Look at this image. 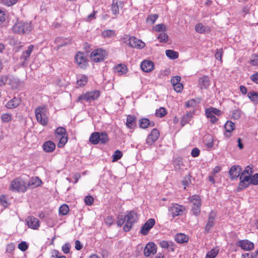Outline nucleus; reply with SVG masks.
Returning a JSON list of instances; mask_svg holds the SVG:
<instances>
[{"label": "nucleus", "mask_w": 258, "mask_h": 258, "mask_svg": "<svg viewBox=\"0 0 258 258\" xmlns=\"http://www.w3.org/2000/svg\"><path fill=\"white\" fill-rule=\"evenodd\" d=\"M239 179L240 182L237 188L238 191L243 189L247 187L250 184H251L250 176L240 175Z\"/></svg>", "instance_id": "9"}, {"label": "nucleus", "mask_w": 258, "mask_h": 258, "mask_svg": "<svg viewBox=\"0 0 258 258\" xmlns=\"http://www.w3.org/2000/svg\"><path fill=\"white\" fill-rule=\"evenodd\" d=\"M31 30L32 26L31 24L27 22H18L13 27V32L18 34L29 33Z\"/></svg>", "instance_id": "4"}, {"label": "nucleus", "mask_w": 258, "mask_h": 258, "mask_svg": "<svg viewBox=\"0 0 258 258\" xmlns=\"http://www.w3.org/2000/svg\"><path fill=\"white\" fill-rule=\"evenodd\" d=\"M201 206H192L191 212L194 215L198 216L200 214Z\"/></svg>", "instance_id": "50"}, {"label": "nucleus", "mask_w": 258, "mask_h": 258, "mask_svg": "<svg viewBox=\"0 0 258 258\" xmlns=\"http://www.w3.org/2000/svg\"><path fill=\"white\" fill-rule=\"evenodd\" d=\"M142 70L146 73L152 72L154 69V62L150 60H144L141 64Z\"/></svg>", "instance_id": "17"}, {"label": "nucleus", "mask_w": 258, "mask_h": 258, "mask_svg": "<svg viewBox=\"0 0 258 258\" xmlns=\"http://www.w3.org/2000/svg\"><path fill=\"white\" fill-rule=\"evenodd\" d=\"M138 215L134 211L127 212L125 215H119L117 218L116 224L118 227L121 226L123 223V230L125 232H128L132 228L133 225L138 220Z\"/></svg>", "instance_id": "1"}, {"label": "nucleus", "mask_w": 258, "mask_h": 258, "mask_svg": "<svg viewBox=\"0 0 258 258\" xmlns=\"http://www.w3.org/2000/svg\"><path fill=\"white\" fill-rule=\"evenodd\" d=\"M55 134L56 138L60 137L61 136L67 135L66 129L63 127H58L55 131Z\"/></svg>", "instance_id": "36"}, {"label": "nucleus", "mask_w": 258, "mask_h": 258, "mask_svg": "<svg viewBox=\"0 0 258 258\" xmlns=\"http://www.w3.org/2000/svg\"><path fill=\"white\" fill-rule=\"evenodd\" d=\"M127 68L125 65L119 64L116 67V71L119 75L124 74L127 72Z\"/></svg>", "instance_id": "37"}, {"label": "nucleus", "mask_w": 258, "mask_h": 258, "mask_svg": "<svg viewBox=\"0 0 258 258\" xmlns=\"http://www.w3.org/2000/svg\"><path fill=\"white\" fill-rule=\"evenodd\" d=\"M215 217V213L212 211L209 215L208 222L205 228V230L207 233H208L211 227L213 226Z\"/></svg>", "instance_id": "21"}, {"label": "nucleus", "mask_w": 258, "mask_h": 258, "mask_svg": "<svg viewBox=\"0 0 258 258\" xmlns=\"http://www.w3.org/2000/svg\"><path fill=\"white\" fill-rule=\"evenodd\" d=\"M206 115L208 118L210 119V121L212 123H215L218 121V118L215 116L214 114L211 113L209 110H205Z\"/></svg>", "instance_id": "39"}, {"label": "nucleus", "mask_w": 258, "mask_h": 258, "mask_svg": "<svg viewBox=\"0 0 258 258\" xmlns=\"http://www.w3.org/2000/svg\"><path fill=\"white\" fill-rule=\"evenodd\" d=\"M55 149V144L52 141H46L43 145V149L46 152H52Z\"/></svg>", "instance_id": "24"}, {"label": "nucleus", "mask_w": 258, "mask_h": 258, "mask_svg": "<svg viewBox=\"0 0 258 258\" xmlns=\"http://www.w3.org/2000/svg\"><path fill=\"white\" fill-rule=\"evenodd\" d=\"M99 96L100 92L98 91H94L87 92L84 94L80 96L78 98V100L79 101L85 100L87 102H90L92 101L97 99Z\"/></svg>", "instance_id": "7"}, {"label": "nucleus", "mask_w": 258, "mask_h": 258, "mask_svg": "<svg viewBox=\"0 0 258 258\" xmlns=\"http://www.w3.org/2000/svg\"><path fill=\"white\" fill-rule=\"evenodd\" d=\"M194 115V112H188L186 114H185L183 116L180 123L181 125L183 126L185 124L189 122V121L191 120Z\"/></svg>", "instance_id": "27"}, {"label": "nucleus", "mask_w": 258, "mask_h": 258, "mask_svg": "<svg viewBox=\"0 0 258 258\" xmlns=\"http://www.w3.org/2000/svg\"><path fill=\"white\" fill-rule=\"evenodd\" d=\"M184 210V206L177 204H171L168 207V214L171 215L172 218H174L176 216L182 215Z\"/></svg>", "instance_id": "6"}, {"label": "nucleus", "mask_w": 258, "mask_h": 258, "mask_svg": "<svg viewBox=\"0 0 258 258\" xmlns=\"http://www.w3.org/2000/svg\"><path fill=\"white\" fill-rule=\"evenodd\" d=\"M165 53L168 57L172 59H176L178 57V53L173 50H166Z\"/></svg>", "instance_id": "33"}, {"label": "nucleus", "mask_w": 258, "mask_h": 258, "mask_svg": "<svg viewBox=\"0 0 258 258\" xmlns=\"http://www.w3.org/2000/svg\"><path fill=\"white\" fill-rule=\"evenodd\" d=\"M26 222L29 227L34 230L37 229L40 226L39 219L33 216L28 217Z\"/></svg>", "instance_id": "19"}, {"label": "nucleus", "mask_w": 258, "mask_h": 258, "mask_svg": "<svg viewBox=\"0 0 258 258\" xmlns=\"http://www.w3.org/2000/svg\"><path fill=\"white\" fill-rule=\"evenodd\" d=\"M226 133L225 135L229 138L231 136L230 133L235 129V124L231 121H227L224 125Z\"/></svg>", "instance_id": "23"}, {"label": "nucleus", "mask_w": 258, "mask_h": 258, "mask_svg": "<svg viewBox=\"0 0 258 258\" xmlns=\"http://www.w3.org/2000/svg\"><path fill=\"white\" fill-rule=\"evenodd\" d=\"M154 30L156 32H164L166 30V26L164 24H159L156 25L154 27Z\"/></svg>", "instance_id": "48"}, {"label": "nucleus", "mask_w": 258, "mask_h": 258, "mask_svg": "<svg viewBox=\"0 0 258 258\" xmlns=\"http://www.w3.org/2000/svg\"><path fill=\"white\" fill-rule=\"evenodd\" d=\"M122 153L120 150H116L112 155V161L115 162L118 161L122 157Z\"/></svg>", "instance_id": "43"}, {"label": "nucleus", "mask_w": 258, "mask_h": 258, "mask_svg": "<svg viewBox=\"0 0 258 258\" xmlns=\"http://www.w3.org/2000/svg\"><path fill=\"white\" fill-rule=\"evenodd\" d=\"M10 189L13 192H25L27 191L26 183L22 178H16L11 181Z\"/></svg>", "instance_id": "2"}, {"label": "nucleus", "mask_w": 258, "mask_h": 258, "mask_svg": "<svg viewBox=\"0 0 258 258\" xmlns=\"http://www.w3.org/2000/svg\"><path fill=\"white\" fill-rule=\"evenodd\" d=\"M69 211V207L66 204L61 205L59 209V213L62 215H67Z\"/></svg>", "instance_id": "44"}, {"label": "nucleus", "mask_w": 258, "mask_h": 258, "mask_svg": "<svg viewBox=\"0 0 258 258\" xmlns=\"http://www.w3.org/2000/svg\"><path fill=\"white\" fill-rule=\"evenodd\" d=\"M241 172L242 168L239 166L234 165L231 167L229 173L231 178L234 180L240 177Z\"/></svg>", "instance_id": "18"}, {"label": "nucleus", "mask_w": 258, "mask_h": 258, "mask_svg": "<svg viewBox=\"0 0 258 258\" xmlns=\"http://www.w3.org/2000/svg\"><path fill=\"white\" fill-rule=\"evenodd\" d=\"M251 183L253 185H258V173H255L252 176H250Z\"/></svg>", "instance_id": "62"}, {"label": "nucleus", "mask_w": 258, "mask_h": 258, "mask_svg": "<svg viewBox=\"0 0 258 258\" xmlns=\"http://www.w3.org/2000/svg\"><path fill=\"white\" fill-rule=\"evenodd\" d=\"M155 224L154 219L150 218L147 220L144 225L142 226L140 232L144 235H146L149 230L153 227Z\"/></svg>", "instance_id": "11"}, {"label": "nucleus", "mask_w": 258, "mask_h": 258, "mask_svg": "<svg viewBox=\"0 0 258 258\" xmlns=\"http://www.w3.org/2000/svg\"><path fill=\"white\" fill-rule=\"evenodd\" d=\"M189 201L192 204V206L202 205V199L199 195L192 196L189 198Z\"/></svg>", "instance_id": "29"}, {"label": "nucleus", "mask_w": 258, "mask_h": 258, "mask_svg": "<svg viewBox=\"0 0 258 258\" xmlns=\"http://www.w3.org/2000/svg\"><path fill=\"white\" fill-rule=\"evenodd\" d=\"M199 84L201 88H207L210 85V80L208 76H204L199 79Z\"/></svg>", "instance_id": "31"}, {"label": "nucleus", "mask_w": 258, "mask_h": 258, "mask_svg": "<svg viewBox=\"0 0 258 258\" xmlns=\"http://www.w3.org/2000/svg\"><path fill=\"white\" fill-rule=\"evenodd\" d=\"M21 100L20 98L14 97L9 102H8L5 106L9 109H13L17 107L21 103Z\"/></svg>", "instance_id": "22"}, {"label": "nucleus", "mask_w": 258, "mask_h": 258, "mask_svg": "<svg viewBox=\"0 0 258 258\" xmlns=\"http://www.w3.org/2000/svg\"><path fill=\"white\" fill-rule=\"evenodd\" d=\"M75 59L78 66L81 69H85L88 65V59L84 53L77 52Z\"/></svg>", "instance_id": "8"}, {"label": "nucleus", "mask_w": 258, "mask_h": 258, "mask_svg": "<svg viewBox=\"0 0 258 258\" xmlns=\"http://www.w3.org/2000/svg\"><path fill=\"white\" fill-rule=\"evenodd\" d=\"M242 111L239 109H235L232 112V118L234 119H238L241 116Z\"/></svg>", "instance_id": "45"}, {"label": "nucleus", "mask_w": 258, "mask_h": 258, "mask_svg": "<svg viewBox=\"0 0 258 258\" xmlns=\"http://www.w3.org/2000/svg\"><path fill=\"white\" fill-rule=\"evenodd\" d=\"M150 121L146 118H143L139 120L140 127L142 128H146L149 126Z\"/></svg>", "instance_id": "41"}, {"label": "nucleus", "mask_w": 258, "mask_h": 258, "mask_svg": "<svg viewBox=\"0 0 258 258\" xmlns=\"http://www.w3.org/2000/svg\"><path fill=\"white\" fill-rule=\"evenodd\" d=\"M159 137V132L156 128H154L151 131L146 139V143L149 145H152L158 139Z\"/></svg>", "instance_id": "13"}, {"label": "nucleus", "mask_w": 258, "mask_h": 258, "mask_svg": "<svg viewBox=\"0 0 258 258\" xmlns=\"http://www.w3.org/2000/svg\"><path fill=\"white\" fill-rule=\"evenodd\" d=\"M42 184L41 180L38 177H32L26 185L28 188H33L40 186Z\"/></svg>", "instance_id": "20"}, {"label": "nucleus", "mask_w": 258, "mask_h": 258, "mask_svg": "<svg viewBox=\"0 0 258 258\" xmlns=\"http://www.w3.org/2000/svg\"><path fill=\"white\" fill-rule=\"evenodd\" d=\"M124 3L122 1L112 0L111 5V11L113 15L117 16L119 14V8H122Z\"/></svg>", "instance_id": "16"}, {"label": "nucleus", "mask_w": 258, "mask_h": 258, "mask_svg": "<svg viewBox=\"0 0 258 258\" xmlns=\"http://www.w3.org/2000/svg\"><path fill=\"white\" fill-rule=\"evenodd\" d=\"M195 30L196 32L198 33H203L206 31H209L210 30V29L209 27H206L204 26L201 23H198L195 26Z\"/></svg>", "instance_id": "32"}, {"label": "nucleus", "mask_w": 258, "mask_h": 258, "mask_svg": "<svg viewBox=\"0 0 258 258\" xmlns=\"http://www.w3.org/2000/svg\"><path fill=\"white\" fill-rule=\"evenodd\" d=\"M51 258H67V257L64 255H61L58 250L54 249L51 251Z\"/></svg>", "instance_id": "54"}, {"label": "nucleus", "mask_w": 258, "mask_h": 258, "mask_svg": "<svg viewBox=\"0 0 258 258\" xmlns=\"http://www.w3.org/2000/svg\"><path fill=\"white\" fill-rule=\"evenodd\" d=\"M89 141L93 145H96L99 143V133L94 132L91 134L89 138Z\"/></svg>", "instance_id": "30"}, {"label": "nucleus", "mask_w": 258, "mask_h": 258, "mask_svg": "<svg viewBox=\"0 0 258 258\" xmlns=\"http://www.w3.org/2000/svg\"><path fill=\"white\" fill-rule=\"evenodd\" d=\"M34 49V45H30L28 47V48L27 50L23 51L22 52V54L20 58L22 65L24 66L25 63L28 62L29 60L30 56L31 55V54L32 52L33 51Z\"/></svg>", "instance_id": "10"}, {"label": "nucleus", "mask_w": 258, "mask_h": 258, "mask_svg": "<svg viewBox=\"0 0 258 258\" xmlns=\"http://www.w3.org/2000/svg\"><path fill=\"white\" fill-rule=\"evenodd\" d=\"M252 173L253 171L252 168L250 167V166H247L245 168L244 170L242 172H241V175L244 176H251Z\"/></svg>", "instance_id": "49"}, {"label": "nucleus", "mask_w": 258, "mask_h": 258, "mask_svg": "<svg viewBox=\"0 0 258 258\" xmlns=\"http://www.w3.org/2000/svg\"><path fill=\"white\" fill-rule=\"evenodd\" d=\"M71 245L69 243H67L62 246L61 249L62 251L65 254H68L70 252Z\"/></svg>", "instance_id": "63"}, {"label": "nucleus", "mask_w": 258, "mask_h": 258, "mask_svg": "<svg viewBox=\"0 0 258 258\" xmlns=\"http://www.w3.org/2000/svg\"><path fill=\"white\" fill-rule=\"evenodd\" d=\"M250 63L252 66H255L258 65V55L254 54L252 55Z\"/></svg>", "instance_id": "55"}, {"label": "nucleus", "mask_w": 258, "mask_h": 258, "mask_svg": "<svg viewBox=\"0 0 258 258\" xmlns=\"http://www.w3.org/2000/svg\"><path fill=\"white\" fill-rule=\"evenodd\" d=\"M17 1L18 0H0V3L10 7L15 4Z\"/></svg>", "instance_id": "52"}, {"label": "nucleus", "mask_w": 258, "mask_h": 258, "mask_svg": "<svg viewBox=\"0 0 258 258\" xmlns=\"http://www.w3.org/2000/svg\"><path fill=\"white\" fill-rule=\"evenodd\" d=\"M188 237L182 233L177 234L175 237V240L179 243H183L188 241Z\"/></svg>", "instance_id": "28"}, {"label": "nucleus", "mask_w": 258, "mask_h": 258, "mask_svg": "<svg viewBox=\"0 0 258 258\" xmlns=\"http://www.w3.org/2000/svg\"><path fill=\"white\" fill-rule=\"evenodd\" d=\"M102 34L104 37H111L114 35V32L112 30H107L104 31Z\"/></svg>", "instance_id": "61"}, {"label": "nucleus", "mask_w": 258, "mask_h": 258, "mask_svg": "<svg viewBox=\"0 0 258 258\" xmlns=\"http://www.w3.org/2000/svg\"><path fill=\"white\" fill-rule=\"evenodd\" d=\"M28 248V245L25 241H22L18 245V248L22 251H26Z\"/></svg>", "instance_id": "57"}, {"label": "nucleus", "mask_w": 258, "mask_h": 258, "mask_svg": "<svg viewBox=\"0 0 258 258\" xmlns=\"http://www.w3.org/2000/svg\"><path fill=\"white\" fill-rule=\"evenodd\" d=\"M167 114V111L164 107H160L156 111V115L157 117H163Z\"/></svg>", "instance_id": "47"}, {"label": "nucleus", "mask_w": 258, "mask_h": 258, "mask_svg": "<svg viewBox=\"0 0 258 258\" xmlns=\"http://www.w3.org/2000/svg\"><path fill=\"white\" fill-rule=\"evenodd\" d=\"M128 45L132 47L141 49L145 46V43L135 37H131L128 40Z\"/></svg>", "instance_id": "14"}, {"label": "nucleus", "mask_w": 258, "mask_h": 258, "mask_svg": "<svg viewBox=\"0 0 258 258\" xmlns=\"http://www.w3.org/2000/svg\"><path fill=\"white\" fill-rule=\"evenodd\" d=\"M57 140H59V142L57 144V147L58 148H62L65 145V144L68 142V135L60 137H58L57 138Z\"/></svg>", "instance_id": "34"}, {"label": "nucleus", "mask_w": 258, "mask_h": 258, "mask_svg": "<svg viewBox=\"0 0 258 258\" xmlns=\"http://www.w3.org/2000/svg\"><path fill=\"white\" fill-rule=\"evenodd\" d=\"M219 249H212L207 252L205 258H215L217 255Z\"/></svg>", "instance_id": "42"}, {"label": "nucleus", "mask_w": 258, "mask_h": 258, "mask_svg": "<svg viewBox=\"0 0 258 258\" xmlns=\"http://www.w3.org/2000/svg\"><path fill=\"white\" fill-rule=\"evenodd\" d=\"M157 252V246L153 242H149L146 244L144 253L146 256H149L151 254H154Z\"/></svg>", "instance_id": "15"}, {"label": "nucleus", "mask_w": 258, "mask_h": 258, "mask_svg": "<svg viewBox=\"0 0 258 258\" xmlns=\"http://www.w3.org/2000/svg\"><path fill=\"white\" fill-rule=\"evenodd\" d=\"M180 80L181 77L180 76H174L172 77L171 79V83L173 86L176 84H179L180 83Z\"/></svg>", "instance_id": "60"}, {"label": "nucleus", "mask_w": 258, "mask_h": 258, "mask_svg": "<svg viewBox=\"0 0 258 258\" xmlns=\"http://www.w3.org/2000/svg\"><path fill=\"white\" fill-rule=\"evenodd\" d=\"M236 245L244 250L249 251L254 248V244L247 239L238 241Z\"/></svg>", "instance_id": "12"}, {"label": "nucleus", "mask_w": 258, "mask_h": 258, "mask_svg": "<svg viewBox=\"0 0 258 258\" xmlns=\"http://www.w3.org/2000/svg\"><path fill=\"white\" fill-rule=\"evenodd\" d=\"M136 117L134 115H128L126 117V125L130 128H133L136 125Z\"/></svg>", "instance_id": "26"}, {"label": "nucleus", "mask_w": 258, "mask_h": 258, "mask_svg": "<svg viewBox=\"0 0 258 258\" xmlns=\"http://www.w3.org/2000/svg\"><path fill=\"white\" fill-rule=\"evenodd\" d=\"M87 80V77L85 75H82L77 80V84L80 87H83L86 84Z\"/></svg>", "instance_id": "38"}, {"label": "nucleus", "mask_w": 258, "mask_h": 258, "mask_svg": "<svg viewBox=\"0 0 258 258\" xmlns=\"http://www.w3.org/2000/svg\"><path fill=\"white\" fill-rule=\"evenodd\" d=\"M190 178L191 176L190 175H186L184 177L183 180L182 181V184L185 186L184 187V189L186 188L185 186H188L189 184L190 183Z\"/></svg>", "instance_id": "59"}, {"label": "nucleus", "mask_w": 258, "mask_h": 258, "mask_svg": "<svg viewBox=\"0 0 258 258\" xmlns=\"http://www.w3.org/2000/svg\"><path fill=\"white\" fill-rule=\"evenodd\" d=\"M109 141L107 134L105 132L99 133V142L102 144H105Z\"/></svg>", "instance_id": "40"}, {"label": "nucleus", "mask_w": 258, "mask_h": 258, "mask_svg": "<svg viewBox=\"0 0 258 258\" xmlns=\"http://www.w3.org/2000/svg\"><path fill=\"white\" fill-rule=\"evenodd\" d=\"M84 202L86 205L91 206L94 202V198L91 196H87L85 198Z\"/></svg>", "instance_id": "58"}, {"label": "nucleus", "mask_w": 258, "mask_h": 258, "mask_svg": "<svg viewBox=\"0 0 258 258\" xmlns=\"http://www.w3.org/2000/svg\"><path fill=\"white\" fill-rule=\"evenodd\" d=\"M158 18V15L157 14L151 15L147 18V22L153 24L155 22Z\"/></svg>", "instance_id": "51"}, {"label": "nucleus", "mask_w": 258, "mask_h": 258, "mask_svg": "<svg viewBox=\"0 0 258 258\" xmlns=\"http://www.w3.org/2000/svg\"><path fill=\"white\" fill-rule=\"evenodd\" d=\"M0 203L5 208L8 207L9 205L6 197L4 195L0 196Z\"/></svg>", "instance_id": "53"}, {"label": "nucleus", "mask_w": 258, "mask_h": 258, "mask_svg": "<svg viewBox=\"0 0 258 258\" xmlns=\"http://www.w3.org/2000/svg\"><path fill=\"white\" fill-rule=\"evenodd\" d=\"M37 121L42 125L45 126L48 123L47 111L45 107L39 106L35 110Z\"/></svg>", "instance_id": "3"}, {"label": "nucleus", "mask_w": 258, "mask_h": 258, "mask_svg": "<svg viewBox=\"0 0 258 258\" xmlns=\"http://www.w3.org/2000/svg\"><path fill=\"white\" fill-rule=\"evenodd\" d=\"M255 95L254 91H250L248 93V97L250 99L252 102H256L257 101V98Z\"/></svg>", "instance_id": "64"}, {"label": "nucleus", "mask_w": 258, "mask_h": 258, "mask_svg": "<svg viewBox=\"0 0 258 258\" xmlns=\"http://www.w3.org/2000/svg\"><path fill=\"white\" fill-rule=\"evenodd\" d=\"M9 84L12 86L13 88H16L19 84V81L17 79L12 77L8 76Z\"/></svg>", "instance_id": "35"}, {"label": "nucleus", "mask_w": 258, "mask_h": 258, "mask_svg": "<svg viewBox=\"0 0 258 258\" xmlns=\"http://www.w3.org/2000/svg\"><path fill=\"white\" fill-rule=\"evenodd\" d=\"M157 38L160 42L163 43H166L168 40V36L165 32L160 33Z\"/></svg>", "instance_id": "46"}, {"label": "nucleus", "mask_w": 258, "mask_h": 258, "mask_svg": "<svg viewBox=\"0 0 258 258\" xmlns=\"http://www.w3.org/2000/svg\"><path fill=\"white\" fill-rule=\"evenodd\" d=\"M1 119L3 122H8L11 120L12 116L8 113L3 114L1 116Z\"/></svg>", "instance_id": "56"}, {"label": "nucleus", "mask_w": 258, "mask_h": 258, "mask_svg": "<svg viewBox=\"0 0 258 258\" xmlns=\"http://www.w3.org/2000/svg\"><path fill=\"white\" fill-rule=\"evenodd\" d=\"M173 165L175 170H182L184 166L182 158L180 157H176L173 161Z\"/></svg>", "instance_id": "25"}, {"label": "nucleus", "mask_w": 258, "mask_h": 258, "mask_svg": "<svg viewBox=\"0 0 258 258\" xmlns=\"http://www.w3.org/2000/svg\"><path fill=\"white\" fill-rule=\"evenodd\" d=\"M107 55V53L105 50L98 48L91 52L90 57L92 61L98 62L103 60Z\"/></svg>", "instance_id": "5"}]
</instances>
